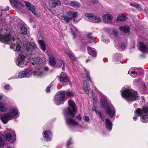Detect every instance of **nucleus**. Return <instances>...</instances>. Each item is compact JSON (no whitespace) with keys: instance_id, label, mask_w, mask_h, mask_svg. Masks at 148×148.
<instances>
[{"instance_id":"nucleus-27","label":"nucleus","mask_w":148,"mask_h":148,"mask_svg":"<svg viewBox=\"0 0 148 148\" xmlns=\"http://www.w3.org/2000/svg\"><path fill=\"white\" fill-rule=\"evenodd\" d=\"M49 61L51 65L54 66L56 64V62L54 60V58L53 56L51 55H49Z\"/></svg>"},{"instance_id":"nucleus-46","label":"nucleus","mask_w":148,"mask_h":148,"mask_svg":"<svg viewBox=\"0 0 148 148\" xmlns=\"http://www.w3.org/2000/svg\"><path fill=\"white\" fill-rule=\"evenodd\" d=\"M4 144V142L3 141L1 138L0 137V145L1 147H2L3 145Z\"/></svg>"},{"instance_id":"nucleus-56","label":"nucleus","mask_w":148,"mask_h":148,"mask_svg":"<svg viewBox=\"0 0 148 148\" xmlns=\"http://www.w3.org/2000/svg\"><path fill=\"white\" fill-rule=\"evenodd\" d=\"M133 119L134 121H136L137 119L136 116L135 117H134Z\"/></svg>"},{"instance_id":"nucleus-60","label":"nucleus","mask_w":148,"mask_h":148,"mask_svg":"<svg viewBox=\"0 0 148 148\" xmlns=\"http://www.w3.org/2000/svg\"><path fill=\"white\" fill-rule=\"evenodd\" d=\"M134 106L135 107H136L137 106V105L136 104H135L134 105Z\"/></svg>"},{"instance_id":"nucleus-8","label":"nucleus","mask_w":148,"mask_h":148,"mask_svg":"<svg viewBox=\"0 0 148 148\" xmlns=\"http://www.w3.org/2000/svg\"><path fill=\"white\" fill-rule=\"evenodd\" d=\"M34 74L31 69H25L23 71L20 72L18 75V78H22L24 77H29Z\"/></svg>"},{"instance_id":"nucleus-35","label":"nucleus","mask_w":148,"mask_h":148,"mask_svg":"<svg viewBox=\"0 0 148 148\" xmlns=\"http://www.w3.org/2000/svg\"><path fill=\"white\" fill-rule=\"evenodd\" d=\"M33 59L34 62L36 64H40L42 62V60L38 57L35 58Z\"/></svg>"},{"instance_id":"nucleus-33","label":"nucleus","mask_w":148,"mask_h":148,"mask_svg":"<svg viewBox=\"0 0 148 148\" xmlns=\"http://www.w3.org/2000/svg\"><path fill=\"white\" fill-rule=\"evenodd\" d=\"M7 10L6 9H3L2 8H0V21L2 20V16L3 15V13H5ZM1 23L0 22V23Z\"/></svg>"},{"instance_id":"nucleus-26","label":"nucleus","mask_w":148,"mask_h":148,"mask_svg":"<svg viewBox=\"0 0 148 148\" xmlns=\"http://www.w3.org/2000/svg\"><path fill=\"white\" fill-rule=\"evenodd\" d=\"M120 30L125 32V34L129 32L130 28L129 26H121L119 27Z\"/></svg>"},{"instance_id":"nucleus-44","label":"nucleus","mask_w":148,"mask_h":148,"mask_svg":"<svg viewBox=\"0 0 148 148\" xmlns=\"http://www.w3.org/2000/svg\"><path fill=\"white\" fill-rule=\"evenodd\" d=\"M83 118L84 121L86 122H88L90 121L89 118L88 116H84Z\"/></svg>"},{"instance_id":"nucleus-30","label":"nucleus","mask_w":148,"mask_h":148,"mask_svg":"<svg viewBox=\"0 0 148 148\" xmlns=\"http://www.w3.org/2000/svg\"><path fill=\"white\" fill-rule=\"evenodd\" d=\"M127 18L124 15L122 14L119 15L116 18L117 21H122L125 20Z\"/></svg>"},{"instance_id":"nucleus-36","label":"nucleus","mask_w":148,"mask_h":148,"mask_svg":"<svg viewBox=\"0 0 148 148\" xmlns=\"http://www.w3.org/2000/svg\"><path fill=\"white\" fill-rule=\"evenodd\" d=\"M70 5L72 6L77 7H79L80 5V4L77 1H72L70 3Z\"/></svg>"},{"instance_id":"nucleus-43","label":"nucleus","mask_w":148,"mask_h":148,"mask_svg":"<svg viewBox=\"0 0 148 148\" xmlns=\"http://www.w3.org/2000/svg\"><path fill=\"white\" fill-rule=\"evenodd\" d=\"M133 6H134V7H135L136 8L139 10H140V11L141 10V8L139 6V5L138 4V3L134 4L133 5Z\"/></svg>"},{"instance_id":"nucleus-59","label":"nucleus","mask_w":148,"mask_h":148,"mask_svg":"<svg viewBox=\"0 0 148 148\" xmlns=\"http://www.w3.org/2000/svg\"><path fill=\"white\" fill-rule=\"evenodd\" d=\"M117 42L116 41V40H115V41H114V43H115V44L116 45V44H117Z\"/></svg>"},{"instance_id":"nucleus-20","label":"nucleus","mask_w":148,"mask_h":148,"mask_svg":"<svg viewBox=\"0 0 148 148\" xmlns=\"http://www.w3.org/2000/svg\"><path fill=\"white\" fill-rule=\"evenodd\" d=\"M60 4L61 1L60 0H52L50 1L49 3V5L51 7H55Z\"/></svg>"},{"instance_id":"nucleus-6","label":"nucleus","mask_w":148,"mask_h":148,"mask_svg":"<svg viewBox=\"0 0 148 148\" xmlns=\"http://www.w3.org/2000/svg\"><path fill=\"white\" fill-rule=\"evenodd\" d=\"M78 16L77 13L76 12H68L64 13L61 16V18L66 23H69L72 19H75Z\"/></svg>"},{"instance_id":"nucleus-5","label":"nucleus","mask_w":148,"mask_h":148,"mask_svg":"<svg viewBox=\"0 0 148 148\" xmlns=\"http://www.w3.org/2000/svg\"><path fill=\"white\" fill-rule=\"evenodd\" d=\"M134 112L138 116H142L141 121L143 123L148 121V108H143L142 109L138 108Z\"/></svg>"},{"instance_id":"nucleus-54","label":"nucleus","mask_w":148,"mask_h":148,"mask_svg":"<svg viewBox=\"0 0 148 148\" xmlns=\"http://www.w3.org/2000/svg\"><path fill=\"white\" fill-rule=\"evenodd\" d=\"M98 113L99 114V116L101 118H102V115L101 114V112L100 111H99L98 112Z\"/></svg>"},{"instance_id":"nucleus-28","label":"nucleus","mask_w":148,"mask_h":148,"mask_svg":"<svg viewBox=\"0 0 148 148\" xmlns=\"http://www.w3.org/2000/svg\"><path fill=\"white\" fill-rule=\"evenodd\" d=\"M7 109L6 105L2 103H0V111L1 112H5Z\"/></svg>"},{"instance_id":"nucleus-48","label":"nucleus","mask_w":148,"mask_h":148,"mask_svg":"<svg viewBox=\"0 0 148 148\" xmlns=\"http://www.w3.org/2000/svg\"><path fill=\"white\" fill-rule=\"evenodd\" d=\"M51 87V86L50 85H49V86L47 87L46 89V91L47 92H48L50 91V89Z\"/></svg>"},{"instance_id":"nucleus-1","label":"nucleus","mask_w":148,"mask_h":148,"mask_svg":"<svg viewBox=\"0 0 148 148\" xmlns=\"http://www.w3.org/2000/svg\"><path fill=\"white\" fill-rule=\"evenodd\" d=\"M0 41L5 44L11 45L10 48L14 51H19L21 49V46L18 44L19 39L18 38H12L10 34L7 33V30H3L0 28Z\"/></svg>"},{"instance_id":"nucleus-25","label":"nucleus","mask_w":148,"mask_h":148,"mask_svg":"<svg viewBox=\"0 0 148 148\" xmlns=\"http://www.w3.org/2000/svg\"><path fill=\"white\" fill-rule=\"evenodd\" d=\"M88 51L89 54L90 55L93 56H96L97 52L94 49L88 47Z\"/></svg>"},{"instance_id":"nucleus-61","label":"nucleus","mask_w":148,"mask_h":148,"mask_svg":"<svg viewBox=\"0 0 148 148\" xmlns=\"http://www.w3.org/2000/svg\"><path fill=\"white\" fill-rule=\"evenodd\" d=\"M89 60H88H88H86V62H87H87H88V61Z\"/></svg>"},{"instance_id":"nucleus-18","label":"nucleus","mask_w":148,"mask_h":148,"mask_svg":"<svg viewBox=\"0 0 148 148\" xmlns=\"http://www.w3.org/2000/svg\"><path fill=\"white\" fill-rule=\"evenodd\" d=\"M24 3L26 7L29 10L32 12L34 15L37 14L35 8L33 5H31V3L29 2L25 1Z\"/></svg>"},{"instance_id":"nucleus-45","label":"nucleus","mask_w":148,"mask_h":148,"mask_svg":"<svg viewBox=\"0 0 148 148\" xmlns=\"http://www.w3.org/2000/svg\"><path fill=\"white\" fill-rule=\"evenodd\" d=\"M60 63L61 64H63V65L62 67V71H64L65 67L64 62L62 61V60H61L60 61Z\"/></svg>"},{"instance_id":"nucleus-3","label":"nucleus","mask_w":148,"mask_h":148,"mask_svg":"<svg viewBox=\"0 0 148 148\" xmlns=\"http://www.w3.org/2000/svg\"><path fill=\"white\" fill-rule=\"evenodd\" d=\"M19 115V111L16 108H11L8 110L7 113L1 115L0 119L3 123L6 124L10 120L18 117Z\"/></svg>"},{"instance_id":"nucleus-40","label":"nucleus","mask_w":148,"mask_h":148,"mask_svg":"<svg viewBox=\"0 0 148 148\" xmlns=\"http://www.w3.org/2000/svg\"><path fill=\"white\" fill-rule=\"evenodd\" d=\"M66 93L67 95L70 97H71L74 95V93L71 91H69L67 90L66 91Z\"/></svg>"},{"instance_id":"nucleus-50","label":"nucleus","mask_w":148,"mask_h":148,"mask_svg":"<svg viewBox=\"0 0 148 148\" xmlns=\"http://www.w3.org/2000/svg\"><path fill=\"white\" fill-rule=\"evenodd\" d=\"M76 117L80 121V120H82V118L81 116H80V114H79L78 115H77L76 116Z\"/></svg>"},{"instance_id":"nucleus-55","label":"nucleus","mask_w":148,"mask_h":148,"mask_svg":"<svg viewBox=\"0 0 148 148\" xmlns=\"http://www.w3.org/2000/svg\"><path fill=\"white\" fill-rule=\"evenodd\" d=\"M3 95L2 94H0V101L1 100L3 99Z\"/></svg>"},{"instance_id":"nucleus-57","label":"nucleus","mask_w":148,"mask_h":148,"mask_svg":"<svg viewBox=\"0 0 148 148\" xmlns=\"http://www.w3.org/2000/svg\"><path fill=\"white\" fill-rule=\"evenodd\" d=\"M67 0H64L63 1L64 2V3H65V4H66L68 3V2H66V1Z\"/></svg>"},{"instance_id":"nucleus-41","label":"nucleus","mask_w":148,"mask_h":148,"mask_svg":"<svg viewBox=\"0 0 148 148\" xmlns=\"http://www.w3.org/2000/svg\"><path fill=\"white\" fill-rule=\"evenodd\" d=\"M102 41L106 44L110 42V40L106 39V37L105 36H103Z\"/></svg>"},{"instance_id":"nucleus-17","label":"nucleus","mask_w":148,"mask_h":148,"mask_svg":"<svg viewBox=\"0 0 148 148\" xmlns=\"http://www.w3.org/2000/svg\"><path fill=\"white\" fill-rule=\"evenodd\" d=\"M43 137L47 141H49L52 139V133L49 131L46 130L43 131Z\"/></svg>"},{"instance_id":"nucleus-53","label":"nucleus","mask_w":148,"mask_h":148,"mask_svg":"<svg viewBox=\"0 0 148 148\" xmlns=\"http://www.w3.org/2000/svg\"><path fill=\"white\" fill-rule=\"evenodd\" d=\"M4 88L6 89H8L10 88L9 85L8 84L4 86Z\"/></svg>"},{"instance_id":"nucleus-29","label":"nucleus","mask_w":148,"mask_h":148,"mask_svg":"<svg viewBox=\"0 0 148 148\" xmlns=\"http://www.w3.org/2000/svg\"><path fill=\"white\" fill-rule=\"evenodd\" d=\"M38 42L40 44L41 49L43 51H45L46 49L45 44L43 41L41 40H39Z\"/></svg>"},{"instance_id":"nucleus-19","label":"nucleus","mask_w":148,"mask_h":148,"mask_svg":"<svg viewBox=\"0 0 148 148\" xmlns=\"http://www.w3.org/2000/svg\"><path fill=\"white\" fill-rule=\"evenodd\" d=\"M138 46L141 51L144 53H148V47L143 42H140L138 43Z\"/></svg>"},{"instance_id":"nucleus-42","label":"nucleus","mask_w":148,"mask_h":148,"mask_svg":"<svg viewBox=\"0 0 148 148\" xmlns=\"http://www.w3.org/2000/svg\"><path fill=\"white\" fill-rule=\"evenodd\" d=\"M126 43H122L120 46L121 49L122 50H124V49L126 48Z\"/></svg>"},{"instance_id":"nucleus-51","label":"nucleus","mask_w":148,"mask_h":148,"mask_svg":"<svg viewBox=\"0 0 148 148\" xmlns=\"http://www.w3.org/2000/svg\"><path fill=\"white\" fill-rule=\"evenodd\" d=\"M86 78L88 81H91V80L90 78V76L89 75L87 74V75L86 77Z\"/></svg>"},{"instance_id":"nucleus-22","label":"nucleus","mask_w":148,"mask_h":148,"mask_svg":"<svg viewBox=\"0 0 148 148\" xmlns=\"http://www.w3.org/2000/svg\"><path fill=\"white\" fill-rule=\"evenodd\" d=\"M106 32L108 33H109V34H113L114 36L115 37H116L117 35L118 32L116 30L113 29L111 30H110L109 29H106Z\"/></svg>"},{"instance_id":"nucleus-13","label":"nucleus","mask_w":148,"mask_h":148,"mask_svg":"<svg viewBox=\"0 0 148 148\" xmlns=\"http://www.w3.org/2000/svg\"><path fill=\"white\" fill-rule=\"evenodd\" d=\"M10 3L13 6L18 10L24 6V5L19 0H9Z\"/></svg>"},{"instance_id":"nucleus-7","label":"nucleus","mask_w":148,"mask_h":148,"mask_svg":"<svg viewBox=\"0 0 148 148\" xmlns=\"http://www.w3.org/2000/svg\"><path fill=\"white\" fill-rule=\"evenodd\" d=\"M66 92L65 91H60L58 92L55 97L54 101L57 105H60L63 103L66 100L64 95Z\"/></svg>"},{"instance_id":"nucleus-15","label":"nucleus","mask_w":148,"mask_h":148,"mask_svg":"<svg viewBox=\"0 0 148 148\" xmlns=\"http://www.w3.org/2000/svg\"><path fill=\"white\" fill-rule=\"evenodd\" d=\"M60 81L62 83H68L69 82V79L66 74L62 72L59 77Z\"/></svg>"},{"instance_id":"nucleus-39","label":"nucleus","mask_w":148,"mask_h":148,"mask_svg":"<svg viewBox=\"0 0 148 148\" xmlns=\"http://www.w3.org/2000/svg\"><path fill=\"white\" fill-rule=\"evenodd\" d=\"M9 131L10 132H11L12 133V134H13L14 136V138L13 139V140H12V143H13L15 141V140L16 138V135H15V132L14 130H10Z\"/></svg>"},{"instance_id":"nucleus-32","label":"nucleus","mask_w":148,"mask_h":148,"mask_svg":"<svg viewBox=\"0 0 148 148\" xmlns=\"http://www.w3.org/2000/svg\"><path fill=\"white\" fill-rule=\"evenodd\" d=\"M12 137V134L11 133L8 132L4 136V139L7 141H9Z\"/></svg>"},{"instance_id":"nucleus-49","label":"nucleus","mask_w":148,"mask_h":148,"mask_svg":"<svg viewBox=\"0 0 148 148\" xmlns=\"http://www.w3.org/2000/svg\"><path fill=\"white\" fill-rule=\"evenodd\" d=\"M139 81V79H136L134 81V83L135 84L137 85L138 84Z\"/></svg>"},{"instance_id":"nucleus-9","label":"nucleus","mask_w":148,"mask_h":148,"mask_svg":"<svg viewBox=\"0 0 148 148\" xmlns=\"http://www.w3.org/2000/svg\"><path fill=\"white\" fill-rule=\"evenodd\" d=\"M25 56L20 54L17 58L16 61V64L19 67H22L26 65V62H25Z\"/></svg>"},{"instance_id":"nucleus-31","label":"nucleus","mask_w":148,"mask_h":148,"mask_svg":"<svg viewBox=\"0 0 148 148\" xmlns=\"http://www.w3.org/2000/svg\"><path fill=\"white\" fill-rule=\"evenodd\" d=\"M122 57L121 54L120 53H117L115 54L113 56V59L115 61L120 60H121Z\"/></svg>"},{"instance_id":"nucleus-10","label":"nucleus","mask_w":148,"mask_h":148,"mask_svg":"<svg viewBox=\"0 0 148 148\" xmlns=\"http://www.w3.org/2000/svg\"><path fill=\"white\" fill-rule=\"evenodd\" d=\"M86 16L87 17L90 22L98 23L101 21V19L98 16H94L93 14L86 13Z\"/></svg>"},{"instance_id":"nucleus-47","label":"nucleus","mask_w":148,"mask_h":148,"mask_svg":"<svg viewBox=\"0 0 148 148\" xmlns=\"http://www.w3.org/2000/svg\"><path fill=\"white\" fill-rule=\"evenodd\" d=\"M69 57H70V58L72 60H74V58L73 56V54L69 53Z\"/></svg>"},{"instance_id":"nucleus-4","label":"nucleus","mask_w":148,"mask_h":148,"mask_svg":"<svg viewBox=\"0 0 148 148\" xmlns=\"http://www.w3.org/2000/svg\"><path fill=\"white\" fill-rule=\"evenodd\" d=\"M122 96L128 101H133L138 97L137 92L132 90L124 89L121 90Z\"/></svg>"},{"instance_id":"nucleus-52","label":"nucleus","mask_w":148,"mask_h":148,"mask_svg":"<svg viewBox=\"0 0 148 148\" xmlns=\"http://www.w3.org/2000/svg\"><path fill=\"white\" fill-rule=\"evenodd\" d=\"M72 143V142L71 140H70L67 142V146H69Z\"/></svg>"},{"instance_id":"nucleus-11","label":"nucleus","mask_w":148,"mask_h":148,"mask_svg":"<svg viewBox=\"0 0 148 148\" xmlns=\"http://www.w3.org/2000/svg\"><path fill=\"white\" fill-rule=\"evenodd\" d=\"M23 45V48L25 52H28L30 50L31 51L32 49H34L36 47V45L33 42H27L26 45L24 44Z\"/></svg>"},{"instance_id":"nucleus-12","label":"nucleus","mask_w":148,"mask_h":148,"mask_svg":"<svg viewBox=\"0 0 148 148\" xmlns=\"http://www.w3.org/2000/svg\"><path fill=\"white\" fill-rule=\"evenodd\" d=\"M48 69V67H46L43 69L34 71H33V75L37 77L42 76L46 74V71H47Z\"/></svg>"},{"instance_id":"nucleus-62","label":"nucleus","mask_w":148,"mask_h":148,"mask_svg":"<svg viewBox=\"0 0 148 148\" xmlns=\"http://www.w3.org/2000/svg\"><path fill=\"white\" fill-rule=\"evenodd\" d=\"M129 72H130V71H129L128 72V74H129Z\"/></svg>"},{"instance_id":"nucleus-38","label":"nucleus","mask_w":148,"mask_h":148,"mask_svg":"<svg viewBox=\"0 0 148 148\" xmlns=\"http://www.w3.org/2000/svg\"><path fill=\"white\" fill-rule=\"evenodd\" d=\"M27 32L26 28L25 27H22L21 28V33L23 35H25Z\"/></svg>"},{"instance_id":"nucleus-34","label":"nucleus","mask_w":148,"mask_h":148,"mask_svg":"<svg viewBox=\"0 0 148 148\" xmlns=\"http://www.w3.org/2000/svg\"><path fill=\"white\" fill-rule=\"evenodd\" d=\"M141 73V72L138 71H131L130 72V74L131 75V76L133 77H135L138 75L140 74Z\"/></svg>"},{"instance_id":"nucleus-24","label":"nucleus","mask_w":148,"mask_h":148,"mask_svg":"<svg viewBox=\"0 0 148 148\" xmlns=\"http://www.w3.org/2000/svg\"><path fill=\"white\" fill-rule=\"evenodd\" d=\"M105 123L107 129L111 130L112 129V124L108 119H106Z\"/></svg>"},{"instance_id":"nucleus-14","label":"nucleus","mask_w":148,"mask_h":148,"mask_svg":"<svg viewBox=\"0 0 148 148\" xmlns=\"http://www.w3.org/2000/svg\"><path fill=\"white\" fill-rule=\"evenodd\" d=\"M106 113L111 117H112L115 114L114 108L112 106H107L106 108Z\"/></svg>"},{"instance_id":"nucleus-37","label":"nucleus","mask_w":148,"mask_h":148,"mask_svg":"<svg viewBox=\"0 0 148 148\" xmlns=\"http://www.w3.org/2000/svg\"><path fill=\"white\" fill-rule=\"evenodd\" d=\"M84 85L83 88L85 92L87 93L88 94L89 92V90L87 86V84L85 82L83 83Z\"/></svg>"},{"instance_id":"nucleus-2","label":"nucleus","mask_w":148,"mask_h":148,"mask_svg":"<svg viewBox=\"0 0 148 148\" xmlns=\"http://www.w3.org/2000/svg\"><path fill=\"white\" fill-rule=\"evenodd\" d=\"M69 105L72 110L69 107L67 108L64 111V115L65 117L66 122L68 125H72L81 127V125L76 121L73 119L74 114L75 113V105L73 101L69 99L68 101Z\"/></svg>"},{"instance_id":"nucleus-23","label":"nucleus","mask_w":148,"mask_h":148,"mask_svg":"<svg viewBox=\"0 0 148 148\" xmlns=\"http://www.w3.org/2000/svg\"><path fill=\"white\" fill-rule=\"evenodd\" d=\"M70 29L71 30V32L72 34L73 35V38H75L77 36V29L73 26L71 27Z\"/></svg>"},{"instance_id":"nucleus-63","label":"nucleus","mask_w":148,"mask_h":148,"mask_svg":"<svg viewBox=\"0 0 148 148\" xmlns=\"http://www.w3.org/2000/svg\"><path fill=\"white\" fill-rule=\"evenodd\" d=\"M94 100H95V98H94Z\"/></svg>"},{"instance_id":"nucleus-21","label":"nucleus","mask_w":148,"mask_h":148,"mask_svg":"<svg viewBox=\"0 0 148 148\" xmlns=\"http://www.w3.org/2000/svg\"><path fill=\"white\" fill-rule=\"evenodd\" d=\"M101 103L103 107H105L107 104V99L105 96L103 94L101 95Z\"/></svg>"},{"instance_id":"nucleus-64","label":"nucleus","mask_w":148,"mask_h":148,"mask_svg":"<svg viewBox=\"0 0 148 148\" xmlns=\"http://www.w3.org/2000/svg\"><path fill=\"white\" fill-rule=\"evenodd\" d=\"M32 64H34V63H32Z\"/></svg>"},{"instance_id":"nucleus-16","label":"nucleus","mask_w":148,"mask_h":148,"mask_svg":"<svg viewBox=\"0 0 148 148\" xmlns=\"http://www.w3.org/2000/svg\"><path fill=\"white\" fill-rule=\"evenodd\" d=\"M103 21L106 23H110L112 22L113 17L111 14H106L103 15L102 16Z\"/></svg>"},{"instance_id":"nucleus-58","label":"nucleus","mask_w":148,"mask_h":148,"mask_svg":"<svg viewBox=\"0 0 148 148\" xmlns=\"http://www.w3.org/2000/svg\"><path fill=\"white\" fill-rule=\"evenodd\" d=\"M88 38H92V36H91L90 35H90H89L88 36Z\"/></svg>"}]
</instances>
